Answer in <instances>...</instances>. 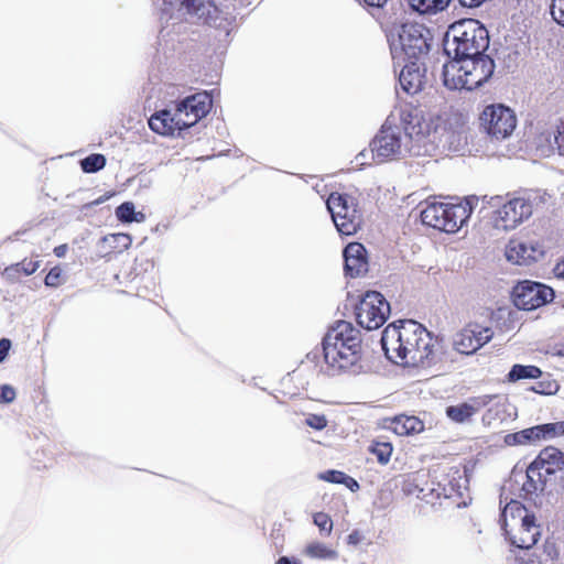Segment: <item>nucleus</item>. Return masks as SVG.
I'll return each mask as SVG.
<instances>
[{
	"label": "nucleus",
	"mask_w": 564,
	"mask_h": 564,
	"mask_svg": "<svg viewBox=\"0 0 564 564\" xmlns=\"http://www.w3.org/2000/svg\"><path fill=\"white\" fill-rule=\"evenodd\" d=\"M424 112L406 105L392 111L370 141L372 159L378 163L423 154L422 124Z\"/></svg>",
	"instance_id": "nucleus-1"
},
{
	"label": "nucleus",
	"mask_w": 564,
	"mask_h": 564,
	"mask_svg": "<svg viewBox=\"0 0 564 564\" xmlns=\"http://www.w3.org/2000/svg\"><path fill=\"white\" fill-rule=\"evenodd\" d=\"M380 344L386 357L403 366H423L432 355L430 332L415 321H403L388 325Z\"/></svg>",
	"instance_id": "nucleus-2"
},
{
	"label": "nucleus",
	"mask_w": 564,
	"mask_h": 564,
	"mask_svg": "<svg viewBox=\"0 0 564 564\" xmlns=\"http://www.w3.org/2000/svg\"><path fill=\"white\" fill-rule=\"evenodd\" d=\"M444 53L453 62L470 61L475 69L495 70L491 56L484 54L489 47V34L477 20L465 19L453 23L444 37Z\"/></svg>",
	"instance_id": "nucleus-3"
},
{
	"label": "nucleus",
	"mask_w": 564,
	"mask_h": 564,
	"mask_svg": "<svg viewBox=\"0 0 564 564\" xmlns=\"http://www.w3.org/2000/svg\"><path fill=\"white\" fill-rule=\"evenodd\" d=\"M394 64L401 70H426L424 61L430 52L431 33L423 24L404 22L393 24L387 33Z\"/></svg>",
	"instance_id": "nucleus-4"
},
{
	"label": "nucleus",
	"mask_w": 564,
	"mask_h": 564,
	"mask_svg": "<svg viewBox=\"0 0 564 564\" xmlns=\"http://www.w3.org/2000/svg\"><path fill=\"white\" fill-rule=\"evenodd\" d=\"M361 343L362 339H348L346 345L322 341L321 348L310 351L306 359L315 364L321 373L329 377L357 372L361 368Z\"/></svg>",
	"instance_id": "nucleus-5"
},
{
	"label": "nucleus",
	"mask_w": 564,
	"mask_h": 564,
	"mask_svg": "<svg viewBox=\"0 0 564 564\" xmlns=\"http://www.w3.org/2000/svg\"><path fill=\"white\" fill-rule=\"evenodd\" d=\"M478 196L471 195L457 204L432 202L420 212L423 225L446 234L457 232L465 226L478 205Z\"/></svg>",
	"instance_id": "nucleus-6"
},
{
	"label": "nucleus",
	"mask_w": 564,
	"mask_h": 564,
	"mask_svg": "<svg viewBox=\"0 0 564 564\" xmlns=\"http://www.w3.org/2000/svg\"><path fill=\"white\" fill-rule=\"evenodd\" d=\"M422 132L423 154H429L436 149L458 152L467 142L463 126L452 129L438 117L424 115Z\"/></svg>",
	"instance_id": "nucleus-7"
},
{
	"label": "nucleus",
	"mask_w": 564,
	"mask_h": 564,
	"mask_svg": "<svg viewBox=\"0 0 564 564\" xmlns=\"http://www.w3.org/2000/svg\"><path fill=\"white\" fill-rule=\"evenodd\" d=\"M326 207L341 236H352L358 231L362 217L355 197L346 193H332L326 200Z\"/></svg>",
	"instance_id": "nucleus-8"
},
{
	"label": "nucleus",
	"mask_w": 564,
	"mask_h": 564,
	"mask_svg": "<svg viewBox=\"0 0 564 564\" xmlns=\"http://www.w3.org/2000/svg\"><path fill=\"white\" fill-rule=\"evenodd\" d=\"M391 312L389 302L377 291H367L355 307V315L360 327L367 330L380 328Z\"/></svg>",
	"instance_id": "nucleus-9"
},
{
	"label": "nucleus",
	"mask_w": 564,
	"mask_h": 564,
	"mask_svg": "<svg viewBox=\"0 0 564 564\" xmlns=\"http://www.w3.org/2000/svg\"><path fill=\"white\" fill-rule=\"evenodd\" d=\"M479 120L484 131L495 140L507 139L517 127V117L513 110L503 104L486 106Z\"/></svg>",
	"instance_id": "nucleus-10"
},
{
	"label": "nucleus",
	"mask_w": 564,
	"mask_h": 564,
	"mask_svg": "<svg viewBox=\"0 0 564 564\" xmlns=\"http://www.w3.org/2000/svg\"><path fill=\"white\" fill-rule=\"evenodd\" d=\"M511 296L514 306L519 310L534 311L552 302L555 292L542 282L524 280L513 286Z\"/></svg>",
	"instance_id": "nucleus-11"
},
{
	"label": "nucleus",
	"mask_w": 564,
	"mask_h": 564,
	"mask_svg": "<svg viewBox=\"0 0 564 564\" xmlns=\"http://www.w3.org/2000/svg\"><path fill=\"white\" fill-rule=\"evenodd\" d=\"M214 93L215 90H202L174 102V107L178 117L184 121L186 130L210 112Z\"/></svg>",
	"instance_id": "nucleus-12"
},
{
	"label": "nucleus",
	"mask_w": 564,
	"mask_h": 564,
	"mask_svg": "<svg viewBox=\"0 0 564 564\" xmlns=\"http://www.w3.org/2000/svg\"><path fill=\"white\" fill-rule=\"evenodd\" d=\"M511 475L516 479L518 476L525 478L519 489V497L532 501L534 505L538 503V500L547 489L549 482H551L546 477H543V471L539 469L533 460L527 466L524 471L522 469L519 470L518 465H516Z\"/></svg>",
	"instance_id": "nucleus-13"
},
{
	"label": "nucleus",
	"mask_w": 564,
	"mask_h": 564,
	"mask_svg": "<svg viewBox=\"0 0 564 564\" xmlns=\"http://www.w3.org/2000/svg\"><path fill=\"white\" fill-rule=\"evenodd\" d=\"M492 330L489 327H480L477 324H469L453 337V348L463 355H473L492 338Z\"/></svg>",
	"instance_id": "nucleus-14"
},
{
	"label": "nucleus",
	"mask_w": 564,
	"mask_h": 564,
	"mask_svg": "<svg viewBox=\"0 0 564 564\" xmlns=\"http://www.w3.org/2000/svg\"><path fill=\"white\" fill-rule=\"evenodd\" d=\"M533 213V204L529 198L514 197L501 204L497 210V226L506 230L514 229L518 225L528 219Z\"/></svg>",
	"instance_id": "nucleus-15"
},
{
	"label": "nucleus",
	"mask_w": 564,
	"mask_h": 564,
	"mask_svg": "<svg viewBox=\"0 0 564 564\" xmlns=\"http://www.w3.org/2000/svg\"><path fill=\"white\" fill-rule=\"evenodd\" d=\"M544 254V246L535 240H510L506 249L507 260L519 265L538 262Z\"/></svg>",
	"instance_id": "nucleus-16"
},
{
	"label": "nucleus",
	"mask_w": 564,
	"mask_h": 564,
	"mask_svg": "<svg viewBox=\"0 0 564 564\" xmlns=\"http://www.w3.org/2000/svg\"><path fill=\"white\" fill-rule=\"evenodd\" d=\"M149 128L156 134L163 137H181L185 129L184 121L173 106L155 111L148 120Z\"/></svg>",
	"instance_id": "nucleus-17"
},
{
	"label": "nucleus",
	"mask_w": 564,
	"mask_h": 564,
	"mask_svg": "<svg viewBox=\"0 0 564 564\" xmlns=\"http://www.w3.org/2000/svg\"><path fill=\"white\" fill-rule=\"evenodd\" d=\"M514 529H517L516 532L510 529V534L505 535L510 541L511 545L518 549L529 550L533 547L541 536V528L540 524L536 523L534 513L527 519H522V522L514 527Z\"/></svg>",
	"instance_id": "nucleus-18"
},
{
	"label": "nucleus",
	"mask_w": 564,
	"mask_h": 564,
	"mask_svg": "<svg viewBox=\"0 0 564 564\" xmlns=\"http://www.w3.org/2000/svg\"><path fill=\"white\" fill-rule=\"evenodd\" d=\"M173 6L178 2V12L189 22L210 23L216 13V8L210 0H164Z\"/></svg>",
	"instance_id": "nucleus-19"
},
{
	"label": "nucleus",
	"mask_w": 564,
	"mask_h": 564,
	"mask_svg": "<svg viewBox=\"0 0 564 564\" xmlns=\"http://www.w3.org/2000/svg\"><path fill=\"white\" fill-rule=\"evenodd\" d=\"M533 463L543 471V477H546L550 481L560 477L564 474V452L554 447L546 446L539 455L533 459Z\"/></svg>",
	"instance_id": "nucleus-20"
},
{
	"label": "nucleus",
	"mask_w": 564,
	"mask_h": 564,
	"mask_svg": "<svg viewBox=\"0 0 564 564\" xmlns=\"http://www.w3.org/2000/svg\"><path fill=\"white\" fill-rule=\"evenodd\" d=\"M344 271L347 276L357 278L368 271L367 250L360 242H350L343 250Z\"/></svg>",
	"instance_id": "nucleus-21"
},
{
	"label": "nucleus",
	"mask_w": 564,
	"mask_h": 564,
	"mask_svg": "<svg viewBox=\"0 0 564 564\" xmlns=\"http://www.w3.org/2000/svg\"><path fill=\"white\" fill-rule=\"evenodd\" d=\"M443 77L444 86L451 90H462L465 89L467 91H471L476 88L481 87L486 82H488L494 73H486L484 77L477 79H470L475 73H441Z\"/></svg>",
	"instance_id": "nucleus-22"
},
{
	"label": "nucleus",
	"mask_w": 564,
	"mask_h": 564,
	"mask_svg": "<svg viewBox=\"0 0 564 564\" xmlns=\"http://www.w3.org/2000/svg\"><path fill=\"white\" fill-rule=\"evenodd\" d=\"M532 514L533 512H530L522 502L512 499L502 508L499 516V524L503 534H510L509 525L514 530V527L522 522V519Z\"/></svg>",
	"instance_id": "nucleus-23"
},
{
	"label": "nucleus",
	"mask_w": 564,
	"mask_h": 564,
	"mask_svg": "<svg viewBox=\"0 0 564 564\" xmlns=\"http://www.w3.org/2000/svg\"><path fill=\"white\" fill-rule=\"evenodd\" d=\"M350 339H361L360 330L357 329L350 322L337 321L328 327L322 341H329L334 344L346 345Z\"/></svg>",
	"instance_id": "nucleus-24"
},
{
	"label": "nucleus",
	"mask_w": 564,
	"mask_h": 564,
	"mask_svg": "<svg viewBox=\"0 0 564 564\" xmlns=\"http://www.w3.org/2000/svg\"><path fill=\"white\" fill-rule=\"evenodd\" d=\"M400 88L408 95H415L423 89L426 73H398Z\"/></svg>",
	"instance_id": "nucleus-25"
},
{
	"label": "nucleus",
	"mask_w": 564,
	"mask_h": 564,
	"mask_svg": "<svg viewBox=\"0 0 564 564\" xmlns=\"http://www.w3.org/2000/svg\"><path fill=\"white\" fill-rule=\"evenodd\" d=\"M540 441L538 426H531L519 432L509 433L503 437L508 446L530 445Z\"/></svg>",
	"instance_id": "nucleus-26"
},
{
	"label": "nucleus",
	"mask_w": 564,
	"mask_h": 564,
	"mask_svg": "<svg viewBox=\"0 0 564 564\" xmlns=\"http://www.w3.org/2000/svg\"><path fill=\"white\" fill-rule=\"evenodd\" d=\"M542 370L538 366L516 364L507 375L508 382H517L523 379H539L542 377Z\"/></svg>",
	"instance_id": "nucleus-27"
},
{
	"label": "nucleus",
	"mask_w": 564,
	"mask_h": 564,
	"mask_svg": "<svg viewBox=\"0 0 564 564\" xmlns=\"http://www.w3.org/2000/svg\"><path fill=\"white\" fill-rule=\"evenodd\" d=\"M394 431L401 435L420 433L424 430V423L416 416H397L394 420Z\"/></svg>",
	"instance_id": "nucleus-28"
},
{
	"label": "nucleus",
	"mask_w": 564,
	"mask_h": 564,
	"mask_svg": "<svg viewBox=\"0 0 564 564\" xmlns=\"http://www.w3.org/2000/svg\"><path fill=\"white\" fill-rule=\"evenodd\" d=\"M131 237L128 234H110L107 236H104L100 239V245L104 249H106V252H110L112 250H127L131 246Z\"/></svg>",
	"instance_id": "nucleus-29"
},
{
	"label": "nucleus",
	"mask_w": 564,
	"mask_h": 564,
	"mask_svg": "<svg viewBox=\"0 0 564 564\" xmlns=\"http://www.w3.org/2000/svg\"><path fill=\"white\" fill-rule=\"evenodd\" d=\"M39 261L23 260L7 267L4 269L3 275L10 281H15L21 272H23L25 275H31L39 269Z\"/></svg>",
	"instance_id": "nucleus-30"
},
{
	"label": "nucleus",
	"mask_w": 564,
	"mask_h": 564,
	"mask_svg": "<svg viewBox=\"0 0 564 564\" xmlns=\"http://www.w3.org/2000/svg\"><path fill=\"white\" fill-rule=\"evenodd\" d=\"M445 413L451 421L459 424L465 423L474 415L473 408L469 406L467 401L457 405H448Z\"/></svg>",
	"instance_id": "nucleus-31"
},
{
	"label": "nucleus",
	"mask_w": 564,
	"mask_h": 564,
	"mask_svg": "<svg viewBox=\"0 0 564 564\" xmlns=\"http://www.w3.org/2000/svg\"><path fill=\"white\" fill-rule=\"evenodd\" d=\"M306 555L317 560H335L338 557L337 551L328 547L322 542H312L306 546Z\"/></svg>",
	"instance_id": "nucleus-32"
},
{
	"label": "nucleus",
	"mask_w": 564,
	"mask_h": 564,
	"mask_svg": "<svg viewBox=\"0 0 564 564\" xmlns=\"http://www.w3.org/2000/svg\"><path fill=\"white\" fill-rule=\"evenodd\" d=\"M505 403L506 398L498 394L497 400H495L484 413L481 417L482 424L489 426L494 421L502 420V414L505 413Z\"/></svg>",
	"instance_id": "nucleus-33"
},
{
	"label": "nucleus",
	"mask_w": 564,
	"mask_h": 564,
	"mask_svg": "<svg viewBox=\"0 0 564 564\" xmlns=\"http://www.w3.org/2000/svg\"><path fill=\"white\" fill-rule=\"evenodd\" d=\"M107 163V159L101 153H91L79 161L80 169L84 173L93 174L101 171Z\"/></svg>",
	"instance_id": "nucleus-34"
},
{
	"label": "nucleus",
	"mask_w": 564,
	"mask_h": 564,
	"mask_svg": "<svg viewBox=\"0 0 564 564\" xmlns=\"http://www.w3.org/2000/svg\"><path fill=\"white\" fill-rule=\"evenodd\" d=\"M540 441L564 436V421L538 424Z\"/></svg>",
	"instance_id": "nucleus-35"
},
{
	"label": "nucleus",
	"mask_w": 564,
	"mask_h": 564,
	"mask_svg": "<svg viewBox=\"0 0 564 564\" xmlns=\"http://www.w3.org/2000/svg\"><path fill=\"white\" fill-rule=\"evenodd\" d=\"M393 447L389 442H372L369 452L373 454L381 465L389 463Z\"/></svg>",
	"instance_id": "nucleus-36"
},
{
	"label": "nucleus",
	"mask_w": 564,
	"mask_h": 564,
	"mask_svg": "<svg viewBox=\"0 0 564 564\" xmlns=\"http://www.w3.org/2000/svg\"><path fill=\"white\" fill-rule=\"evenodd\" d=\"M116 217L123 224L133 223V216H135V206L132 202H123L115 210Z\"/></svg>",
	"instance_id": "nucleus-37"
},
{
	"label": "nucleus",
	"mask_w": 564,
	"mask_h": 564,
	"mask_svg": "<svg viewBox=\"0 0 564 564\" xmlns=\"http://www.w3.org/2000/svg\"><path fill=\"white\" fill-rule=\"evenodd\" d=\"M497 397L498 394H482L469 398L467 403L473 408V414H476L481 409L488 408L495 400H497Z\"/></svg>",
	"instance_id": "nucleus-38"
},
{
	"label": "nucleus",
	"mask_w": 564,
	"mask_h": 564,
	"mask_svg": "<svg viewBox=\"0 0 564 564\" xmlns=\"http://www.w3.org/2000/svg\"><path fill=\"white\" fill-rule=\"evenodd\" d=\"M409 6L419 13H429L440 10L437 0H408Z\"/></svg>",
	"instance_id": "nucleus-39"
},
{
	"label": "nucleus",
	"mask_w": 564,
	"mask_h": 564,
	"mask_svg": "<svg viewBox=\"0 0 564 564\" xmlns=\"http://www.w3.org/2000/svg\"><path fill=\"white\" fill-rule=\"evenodd\" d=\"M327 417L324 414L308 413L304 420V424L315 431H323L327 426Z\"/></svg>",
	"instance_id": "nucleus-40"
},
{
	"label": "nucleus",
	"mask_w": 564,
	"mask_h": 564,
	"mask_svg": "<svg viewBox=\"0 0 564 564\" xmlns=\"http://www.w3.org/2000/svg\"><path fill=\"white\" fill-rule=\"evenodd\" d=\"M314 524L318 527L319 531L329 535L333 529V521L330 517L324 512H316L313 516Z\"/></svg>",
	"instance_id": "nucleus-41"
},
{
	"label": "nucleus",
	"mask_w": 564,
	"mask_h": 564,
	"mask_svg": "<svg viewBox=\"0 0 564 564\" xmlns=\"http://www.w3.org/2000/svg\"><path fill=\"white\" fill-rule=\"evenodd\" d=\"M550 11L553 20L564 26V0H552Z\"/></svg>",
	"instance_id": "nucleus-42"
},
{
	"label": "nucleus",
	"mask_w": 564,
	"mask_h": 564,
	"mask_svg": "<svg viewBox=\"0 0 564 564\" xmlns=\"http://www.w3.org/2000/svg\"><path fill=\"white\" fill-rule=\"evenodd\" d=\"M346 473L335 469H328L319 474V479L330 484H340L344 481Z\"/></svg>",
	"instance_id": "nucleus-43"
},
{
	"label": "nucleus",
	"mask_w": 564,
	"mask_h": 564,
	"mask_svg": "<svg viewBox=\"0 0 564 564\" xmlns=\"http://www.w3.org/2000/svg\"><path fill=\"white\" fill-rule=\"evenodd\" d=\"M558 389V386L555 381H539L535 386L531 388V390L535 393L542 394H552L555 393Z\"/></svg>",
	"instance_id": "nucleus-44"
},
{
	"label": "nucleus",
	"mask_w": 564,
	"mask_h": 564,
	"mask_svg": "<svg viewBox=\"0 0 564 564\" xmlns=\"http://www.w3.org/2000/svg\"><path fill=\"white\" fill-rule=\"evenodd\" d=\"M499 54L502 56L505 66L507 68L518 66V59L520 57V54L518 51H512V50L506 48V50H502Z\"/></svg>",
	"instance_id": "nucleus-45"
},
{
	"label": "nucleus",
	"mask_w": 564,
	"mask_h": 564,
	"mask_svg": "<svg viewBox=\"0 0 564 564\" xmlns=\"http://www.w3.org/2000/svg\"><path fill=\"white\" fill-rule=\"evenodd\" d=\"M61 269L55 267L52 268L44 279L46 286L55 288L59 284Z\"/></svg>",
	"instance_id": "nucleus-46"
},
{
	"label": "nucleus",
	"mask_w": 564,
	"mask_h": 564,
	"mask_svg": "<svg viewBox=\"0 0 564 564\" xmlns=\"http://www.w3.org/2000/svg\"><path fill=\"white\" fill-rule=\"evenodd\" d=\"M15 399V390L9 384L0 386V402L11 403Z\"/></svg>",
	"instance_id": "nucleus-47"
},
{
	"label": "nucleus",
	"mask_w": 564,
	"mask_h": 564,
	"mask_svg": "<svg viewBox=\"0 0 564 564\" xmlns=\"http://www.w3.org/2000/svg\"><path fill=\"white\" fill-rule=\"evenodd\" d=\"M554 143L560 155L564 156V122H562L554 133Z\"/></svg>",
	"instance_id": "nucleus-48"
},
{
	"label": "nucleus",
	"mask_w": 564,
	"mask_h": 564,
	"mask_svg": "<svg viewBox=\"0 0 564 564\" xmlns=\"http://www.w3.org/2000/svg\"><path fill=\"white\" fill-rule=\"evenodd\" d=\"M478 198H479L478 204L481 203L482 207H485L486 205H488L490 207H499L502 204V197L498 196V195L497 196L484 195Z\"/></svg>",
	"instance_id": "nucleus-49"
},
{
	"label": "nucleus",
	"mask_w": 564,
	"mask_h": 564,
	"mask_svg": "<svg viewBox=\"0 0 564 564\" xmlns=\"http://www.w3.org/2000/svg\"><path fill=\"white\" fill-rule=\"evenodd\" d=\"M10 348H11V340L8 338H1L0 339V362H3L6 360Z\"/></svg>",
	"instance_id": "nucleus-50"
},
{
	"label": "nucleus",
	"mask_w": 564,
	"mask_h": 564,
	"mask_svg": "<svg viewBox=\"0 0 564 564\" xmlns=\"http://www.w3.org/2000/svg\"><path fill=\"white\" fill-rule=\"evenodd\" d=\"M341 485H345L351 492H356L360 488L359 482L347 474Z\"/></svg>",
	"instance_id": "nucleus-51"
},
{
	"label": "nucleus",
	"mask_w": 564,
	"mask_h": 564,
	"mask_svg": "<svg viewBox=\"0 0 564 564\" xmlns=\"http://www.w3.org/2000/svg\"><path fill=\"white\" fill-rule=\"evenodd\" d=\"M364 536L358 530H352L347 536V543L349 545H358L361 543Z\"/></svg>",
	"instance_id": "nucleus-52"
},
{
	"label": "nucleus",
	"mask_w": 564,
	"mask_h": 564,
	"mask_svg": "<svg viewBox=\"0 0 564 564\" xmlns=\"http://www.w3.org/2000/svg\"><path fill=\"white\" fill-rule=\"evenodd\" d=\"M110 196H111L110 193H106L105 195L98 197L97 199H95V200H93L90 203L85 204L83 208L87 209V208H91L94 206H98V205L105 203L107 199H109Z\"/></svg>",
	"instance_id": "nucleus-53"
},
{
	"label": "nucleus",
	"mask_w": 564,
	"mask_h": 564,
	"mask_svg": "<svg viewBox=\"0 0 564 564\" xmlns=\"http://www.w3.org/2000/svg\"><path fill=\"white\" fill-rule=\"evenodd\" d=\"M553 272L556 278L564 279V259L555 264Z\"/></svg>",
	"instance_id": "nucleus-54"
},
{
	"label": "nucleus",
	"mask_w": 564,
	"mask_h": 564,
	"mask_svg": "<svg viewBox=\"0 0 564 564\" xmlns=\"http://www.w3.org/2000/svg\"><path fill=\"white\" fill-rule=\"evenodd\" d=\"M275 564H301V562L297 558L290 557V556H280Z\"/></svg>",
	"instance_id": "nucleus-55"
},
{
	"label": "nucleus",
	"mask_w": 564,
	"mask_h": 564,
	"mask_svg": "<svg viewBox=\"0 0 564 564\" xmlns=\"http://www.w3.org/2000/svg\"><path fill=\"white\" fill-rule=\"evenodd\" d=\"M67 250V245H59L54 248L53 252L57 258H63L66 256Z\"/></svg>",
	"instance_id": "nucleus-56"
},
{
	"label": "nucleus",
	"mask_w": 564,
	"mask_h": 564,
	"mask_svg": "<svg viewBox=\"0 0 564 564\" xmlns=\"http://www.w3.org/2000/svg\"><path fill=\"white\" fill-rule=\"evenodd\" d=\"M459 2L462 3V6L467 8H475L482 3L481 0H459Z\"/></svg>",
	"instance_id": "nucleus-57"
},
{
	"label": "nucleus",
	"mask_w": 564,
	"mask_h": 564,
	"mask_svg": "<svg viewBox=\"0 0 564 564\" xmlns=\"http://www.w3.org/2000/svg\"><path fill=\"white\" fill-rule=\"evenodd\" d=\"M370 7L382 8L388 0H364Z\"/></svg>",
	"instance_id": "nucleus-58"
},
{
	"label": "nucleus",
	"mask_w": 564,
	"mask_h": 564,
	"mask_svg": "<svg viewBox=\"0 0 564 564\" xmlns=\"http://www.w3.org/2000/svg\"><path fill=\"white\" fill-rule=\"evenodd\" d=\"M145 218L147 217H145L144 213L135 210V216H133V221H135V223H143V221H145Z\"/></svg>",
	"instance_id": "nucleus-59"
},
{
	"label": "nucleus",
	"mask_w": 564,
	"mask_h": 564,
	"mask_svg": "<svg viewBox=\"0 0 564 564\" xmlns=\"http://www.w3.org/2000/svg\"><path fill=\"white\" fill-rule=\"evenodd\" d=\"M554 356L564 357V344L554 347Z\"/></svg>",
	"instance_id": "nucleus-60"
},
{
	"label": "nucleus",
	"mask_w": 564,
	"mask_h": 564,
	"mask_svg": "<svg viewBox=\"0 0 564 564\" xmlns=\"http://www.w3.org/2000/svg\"><path fill=\"white\" fill-rule=\"evenodd\" d=\"M449 1L451 0H437L440 10H443L449 3Z\"/></svg>",
	"instance_id": "nucleus-61"
},
{
	"label": "nucleus",
	"mask_w": 564,
	"mask_h": 564,
	"mask_svg": "<svg viewBox=\"0 0 564 564\" xmlns=\"http://www.w3.org/2000/svg\"><path fill=\"white\" fill-rule=\"evenodd\" d=\"M364 158H366V153H365L364 151H362V152H360V153L356 156V159H357V160H359V159H364Z\"/></svg>",
	"instance_id": "nucleus-62"
},
{
	"label": "nucleus",
	"mask_w": 564,
	"mask_h": 564,
	"mask_svg": "<svg viewBox=\"0 0 564 564\" xmlns=\"http://www.w3.org/2000/svg\"><path fill=\"white\" fill-rule=\"evenodd\" d=\"M442 70H447V64L446 63L443 65V69Z\"/></svg>",
	"instance_id": "nucleus-63"
}]
</instances>
